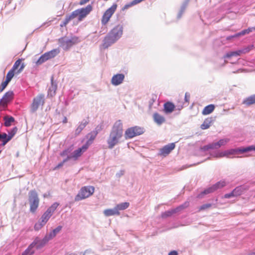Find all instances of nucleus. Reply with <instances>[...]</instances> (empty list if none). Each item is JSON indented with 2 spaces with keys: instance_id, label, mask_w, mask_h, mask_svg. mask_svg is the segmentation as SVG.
Instances as JSON below:
<instances>
[{
  "instance_id": "1",
  "label": "nucleus",
  "mask_w": 255,
  "mask_h": 255,
  "mask_svg": "<svg viewBox=\"0 0 255 255\" xmlns=\"http://www.w3.org/2000/svg\"><path fill=\"white\" fill-rule=\"evenodd\" d=\"M123 126L121 120L116 121L110 132L107 139L108 148L113 149L116 145L121 142L123 136Z\"/></svg>"
},
{
  "instance_id": "2",
  "label": "nucleus",
  "mask_w": 255,
  "mask_h": 255,
  "mask_svg": "<svg viewBox=\"0 0 255 255\" xmlns=\"http://www.w3.org/2000/svg\"><path fill=\"white\" fill-rule=\"evenodd\" d=\"M80 41L79 38L76 36H71L70 38L63 37L58 39L60 46L65 51L69 50Z\"/></svg>"
},
{
  "instance_id": "3",
  "label": "nucleus",
  "mask_w": 255,
  "mask_h": 255,
  "mask_svg": "<svg viewBox=\"0 0 255 255\" xmlns=\"http://www.w3.org/2000/svg\"><path fill=\"white\" fill-rule=\"evenodd\" d=\"M247 152H248V146L232 148L222 152H217L214 154H211V155L217 158H220L224 156L229 157L231 155H235L238 153H243Z\"/></svg>"
},
{
  "instance_id": "4",
  "label": "nucleus",
  "mask_w": 255,
  "mask_h": 255,
  "mask_svg": "<svg viewBox=\"0 0 255 255\" xmlns=\"http://www.w3.org/2000/svg\"><path fill=\"white\" fill-rule=\"evenodd\" d=\"M28 201L30 205V212L35 213L39 204V199L35 190H32L28 192Z\"/></svg>"
},
{
  "instance_id": "5",
  "label": "nucleus",
  "mask_w": 255,
  "mask_h": 255,
  "mask_svg": "<svg viewBox=\"0 0 255 255\" xmlns=\"http://www.w3.org/2000/svg\"><path fill=\"white\" fill-rule=\"evenodd\" d=\"M95 188L92 186H84L81 188L78 194L75 197V201H79L86 199L94 192Z\"/></svg>"
},
{
  "instance_id": "6",
  "label": "nucleus",
  "mask_w": 255,
  "mask_h": 255,
  "mask_svg": "<svg viewBox=\"0 0 255 255\" xmlns=\"http://www.w3.org/2000/svg\"><path fill=\"white\" fill-rule=\"evenodd\" d=\"M227 184V183L225 180H221L212 185L211 187H210L202 191L200 194L197 195L196 198L199 199L202 198L205 195L212 193L219 189L225 187Z\"/></svg>"
},
{
  "instance_id": "7",
  "label": "nucleus",
  "mask_w": 255,
  "mask_h": 255,
  "mask_svg": "<svg viewBox=\"0 0 255 255\" xmlns=\"http://www.w3.org/2000/svg\"><path fill=\"white\" fill-rule=\"evenodd\" d=\"M229 141L230 139L229 138L221 139L217 142L210 143L201 147L200 150L201 151H206L210 149H218L222 146L226 145Z\"/></svg>"
},
{
  "instance_id": "8",
  "label": "nucleus",
  "mask_w": 255,
  "mask_h": 255,
  "mask_svg": "<svg viewBox=\"0 0 255 255\" xmlns=\"http://www.w3.org/2000/svg\"><path fill=\"white\" fill-rule=\"evenodd\" d=\"M45 103V96L43 94H39L33 99L30 105V112L34 113L40 106H43Z\"/></svg>"
},
{
  "instance_id": "9",
  "label": "nucleus",
  "mask_w": 255,
  "mask_h": 255,
  "mask_svg": "<svg viewBox=\"0 0 255 255\" xmlns=\"http://www.w3.org/2000/svg\"><path fill=\"white\" fill-rule=\"evenodd\" d=\"M144 132V129L143 128L135 126L128 128L125 131V138L130 139L134 136L142 134Z\"/></svg>"
},
{
  "instance_id": "10",
  "label": "nucleus",
  "mask_w": 255,
  "mask_h": 255,
  "mask_svg": "<svg viewBox=\"0 0 255 255\" xmlns=\"http://www.w3.org/2000/svg\"><path fill=\"white\" fill-rule=\"evenodd\" d=\"M92 5L88 4L86 7L79 8L73 11L72 12V15L74 17L79 16V20H82L83 18L85 17L92 10Z\"/></svg>"
},
{
  "instance_id": "11",
  "label": "nucleus",
  "mask_w": 255,
  "mask_h": 255,
  "mask_svg": "<svg viewBox=\"0 0 255 255\" xmlns=\"http://www.w3.org/2000/svg\"><path fill=\"white\" fill-rule=\"evenodd\" d=\"M58 206V203L57 202L54 203L42 215L40 221H41L43 224H46Z\"/></svg>"
},
{
  "instance_id": "12",
  "label": "nucleus",
  "mask_w": 255,
  "mask_h": 255,
  "mask_svg": "<svg viewBox=\"0 0 255 255\" xmlns=\"http://www.w3.org/2000/svg\"><path fill=\"white\" fill-rule=\"evenodd\" d=\"M117 7V5L114 4L104 12L101 20L103 25H106L108 23L112 15L115 12Z\"/></svg>"
},
{
  "instance_id": "13",
  "label": "nucleus",
  "mask_w": 255,
  "mask_h": 255,
  "mask_svg": "<svg viewBox=\"0 0 255 255\" xmlns=\"http://www.w3.org/2000/svg\"><path fill=\"white\" fill-rule=\"evenodd\" d=\"M123 32V26L119 24L114 27L109 33L118 41L122 36Z\"/></svg>"
},
{
  "instance_id": "14",
  "label": "nucleus",
  "mask_w": 255,
  "mask_h": 255,
  "mask_svg": "<svg viewBox=\"0 0 255 255\" xmlns=\"http://www.w3.org/2000/svg\"><path fill=\"white\" fill-rule=\"evenodd\" d=\"M123 32V26L119 24L114 27L109 33L118 41L122 36Z\"/></svg>"
},
{
  "instance_id": "15",
  "label": "nucleus",
  "mask_w": 255,
  "mask_h": 255,
  "mask_svg": "<svg viewBox=\"0 0 255 255\" xmlns=\"http://www.w3.org/2000/svg\"><path fill=\"white\" fill-rule=\"evenodd\" d=\"M48 242L46 238L44 237L42 239H40L39 237H36L31 244L34 248L35 247L37 250H40L43 248Z\"/></svg>"
},
{
  "instance_id": "16",
  "label": "nucleus",
  "mask_w": 255,
  "mask_h": 255,
  "mask_svg": "<svg viewBox=\"0 0 255 255\" xmlns=\"http://www.w3.org/2000/svg\"><path fill=\"white\" fill-rule=\"evenodd\" d=\"M117 41L112 35L108 33L104 37L101 45L103 49H107Z\"/></svg>"
},
{
  "instance_id": "17",
  "label": "nucleus",
  "mask_w": 255,
  "mask_h": 255,
  "mask_svg": "<svg viewBox=\"0 0 255 255\" xmlns=\"http://www.w3.org/2000/svg\"><path fill=\"white\" fill-rule=\"evenodd\" d=\"M117 41L112 35L108 33L104 37L101 45L103 49H107Z\"/></svg>"
},
{
  "instance_id": "18",
  "label": "nucleus",
  "mask_w": 255,
  "mask_h": 255,
  "mask_svg": "<svg viewBox=\"0 0 255 255\" xmlns=\"http://www.w3.org/2000/svg\"><path fill=\"white\" fill-rule=\"evenodd\" d=\"M175 144L174 143H170L161 148L159 150L160 155L165 156L169 154L170 152L174 149Z\"/></svg>"
},
{
  "instance_id": "19",
  "label": "nucleus",
  "mask_w": 255,
  "mask_h": 255,
  "mask_svg": "<svg viewBox=\"0 0 255 255\" xmlns=\"http://www.w3.org/2000/svg\"><path fill=\"white\" fill-rule=\"evenodd\" d=\"M250 51L249 48H245L235 51H230L224 56L225 58H229L233 56H238L242 53H246Z\"/></svg>"
},
{
  "instance_id": "20",
  "label": "nucleus",
  "mask_w": 255,
  "mask_h": 255,
  "mask_svg": "<svg viewBox=\"0 0 255 255\" xmlns=\"http://www.w3.org/2000/svg\"><path fill=\"white\" fill-rule=\"evenodd\" d=\"M125 77L124 74L114 75L112 78L111 83L114 86H118L123 82Z\"/></svg>"
},
{
  "instance_id": "21",
  "label": "nucleus",
  "mask_w": 255,
  "mask_h": 255,
  "mask_svg": "<svg viewBox=\"0 0 255 255\" xmlns=\"http://www.w3.org/2000/svg\"><path fill=\"white\" fill-rule=\"evenodd\" d=\"M255 27H249L248 28H247L246 29H244V30H242V31L238 32L234 35L227 36L226 38V39L228 40H230L233 38L238 37L240 36L244 35L246 34H249L250 32H251L253 31H255Z\"/></svg>"
},
{
  "instance_id": "22",
  "label": "nucleus",
  "mask_w": 255,
  "mask_h": 255,
  "mask_svg": "<svg viewBox=\"0 0 255 255\" xmlns=\"http://www.w3.org/2000/svg\"><path fill=\"white\" fill-rule=\"evenodd\" d=\"M13 93L12 91H8L4 94L0 101V104L5 106L13 98Z\"/></svg>"
},
{
  "instance_id": "23",
  "label": "nucleus",
  "mask_w": 255,
  "mask_h": 255,
  "mask_svg": "<svg viewBox=\"0 0 255 255\" xmlns=\"http://www.w3.org/2000/svg\"><path fill=\"white\" fill-rule=\"evenodd\" d=\"M60 53V50L58 48L53 49L50 51L45 52L42 54L46 61L55 57Z\"/></svg>"
},
{
  "instance_id": "24",
  "label": "nucleus",
  "mask_w": 255,
  "mask_h": 255,
  "mask_svg": "<svg viewBox=\"0 0 255 255\" xmlns=\"http://www.w3.org/2000/svg\"><path fill=\"white\" fill-rule=\"evenodd\" d=\"M60 53V50L58 48L53 49L50 51L45 52L42 54L46 61L55 57Z\"/></svg>"
},
{
  "instance_id": "25",
  "label": "nucleus",
  "mask_w": 255,
  "mask_h": 255,
  "mask_svg": "<svg viewBox=\"0 0 255 255\" xmlns=\"http://www.w3.org/2000/svg\"><path fill=\"white\" fill-rule=\"evenodd\" d=\"M97 135V134H96L94 132H93L92 131L86 135V138L88 139V140L86 141V142L84 144L83 148H88L89 146L91 145L93 142Z\"/></svg>"
},
{
  "instance_id": "26",
  "label": "nucleus",
  "mask_w": 255,
  "mask_h": 255,
  "mask_svg": "<svg viewBox=\"0 0 255 255\" xmlns=\"http://www.w3.org/2000/svg\"><path fill=\"white\" fill-rule=\"evenodd\" d=\"M84 145L81 147L78 148L77 149L74 151L69 157V160L73 158L74 160H76L79 157H80L83 152L85 151L88 148H83Z\"/></svg>"
},
{
  "instance_id": "27",
  "label": "nucleus",
  "mask_w": 255,
  "mask_h": 255,
  "mask_svg": "<svg viewBox=\"0 0 255 255\" xmlns=\"http://www.w3.org/2000/svg\"><path fill=\"white\" fill-rule=\"evenodd\" d=\"M89 121L87 120L83 119L81 122L79 123V125L75 130V134L76 135H79L83 129L88 124Z\"/></svg>"
},
{
  "instance_id": "28",
  "label": "nucleus",
  "mask_w": 255,
  "mask_h": 255,
  "mask_svg": "<svg viewBox=\"0 0 255 255\" xmlns=\"http://www.w3.org/2000/svg\"><path fill=\"white\" fill-rule=\"evenodd\" d=\"M175 106L171 102H168L164 104V110L165 113H171L175 109Z\"/></svg>"
},
{
  "instance_id": "29",
  "label": "nucleus",
  "mask_w": 255,
  "mask_h": 255,
  "mask_svg": "<svg viewBox=\"0 0 255 255\" xmlns=\"http://www.w3.org/2000/svg\"><path fill=\"white\" fill-rule=\"evenodd\" d=\"M51 84L50 86L48 91V95H50L51 97L55 95L56 91L57 89V84L53 81V78L52 77L51 79Z\"/></svg>"
},
{
  "instance_id": "30",
  "label": "nucleus",
  "mask_w": 255,
  "mask_h": 255,
  "mask_svg": "<svg viewBox=\"0 0 255 255\" xmlns=\"http://www.w3.org/2000/svg\"><path fill=\"white\" fill-rule=\"evenodd\" d=\"M153 118L154 122L158 125H161L165 121L164 117L157 113H155L153 114Z\"/></svg>"
},
{
  "instance_id": "31",
  "label": "nucleus",
  "mask_w": 255,
  "mask_h": 255,
  "mask_svg": "<svg viewBox=\"0 0 255 255\" xmlns=\"http://www.w3.org/2000/svg\"><path fill=\"white\" fill-rule=\"evenodd\" d=\"M104 215L107 217H109L114 215H119L120 214V212L118 211L116 209V207L113 209H108L104 211Z\"/></svg>"
},
{
  "instance_id": "32",
  "label": "nucleus",
  "mask_w": 255,
  "mask_h": 255,
  "mask_svg": "<svg viewBox=\"0 0 255 255\" xmlns=\"http://www.w3.org/2000/svg\"><path fill=\"white\" fill-rule=\"evenodd\" d=\"M189 0H185L183 3L182 4L180 10L177 14V19H180L183 13L184 12L187 5L188 4Z\"/></svg>"
},
{
  "instance_id": "33",
  "label": "nucleus",
  "mask_w": 255,
  "mask_h": 255,
  "mask_svg": "<svg viewBox=\"0 0 255 255\" xmlns=\"http://www.w3.org/2000/svg\"><path fill=\"white\" fill-rule=\"evenodd\" d=\"M254 104H255V94L246 98L243 101V104L247 106H249Z\"/></svg>"
},
{
  "instance_id": "34",
  "label": "nucleus",
  "mask_w": 255,
  "mask_h": 255,
  "mask_svg": "<svg viewBox=\"0 0 255 255\" xmlns=\"http://www.w3.org/2000/svg\"><path fill=\"white\" fill-rule=\"evenodd\" d=\"M215 109V106L211 104L206 106L202 112L203 115H207L211 114Z\"/></svg>"
},
{
  "instance_id": "35",
  "label": "nucleus",
  "mask_w": 255,
  "mask_h": 255,
  "mask_svg": "<svg viewBox=\"0 0 255 255\" xmlns=\"http://www.w3.org/2000/svg\"><path fill=\"white\" fill-rule=\"evenodd\" d=\"M212 121L213 120L212 118L206 119L203 123L201 125V128L202 129H206L208 128L211 126Z\"/></svg>"
},
{
  "instance_id": "36",
  "label": "nucleus",
  "mask_w": 255,
  "mask_h": 255,
  "mask_svg": "<svg viewBox=\"0 0 255 255\" xmlns=\"http://www.w3.org/2000/svg\"><path fill=\"white\" fill-rule=\"evenodd\" d=\"M129 206V203L128 202H123L116 205L115 206L116 209L118 210V212L120 211L124 210L128 208Z\"/></svg>"
},
{
  "instance_id": "37",
  "label": "nucleus",
  "mask_w": 255,
  "mask_h": 255,
  "mask_svg": "<svg viewBox=\"0 0 255 255\" xmlns=\"http://www.w3.org/2000/svg\"><path fill=\"white\" fill-rule=\"evenodd\" d=\"M4 121V125L5 127H8L11 125V124L14 122V119L11 116H5L3 118Z\"/></svg>"
},
{
  "instance_id": "38",
  "label": "nucleus",
  "mask_w": 255,
  "mask_h": 255,
  "mask_svg": "<svg viewBox=\"0 0 255 255\" xmlns=\"http://www.w3.org/2000/svg\"><path fill=\"white\" fill-rule=\"evenodd\" d=\"M34 252V248L30 244L28 248L22 253V255H33Z\"/></svg>"
},
{
  "instance_id": "39",
  "label": "nucleus",
  "mask_w": 255,
  "mask_h": 255,
  "mask_svg": "<svg viewBox=\"0 0 255 255\" xmlns=\"http://www.w3.org/2000/svg\"><path fill=\"white\" fill-rule=\"evenodd\" d=\"M189 205V202H185L184 204L178 206L175 209H173V212L174 213H176L177 212H179L184 209L188 207Z\"/></svg>"
},
{
  "instance_id": "40",
  "label": "nucleus",
  "mask_w": 255,
  "mask_h": 255,
  "mask_svg": "<svg viewBox=\"0 0 255 255\" xmlns=\"http://www.w3.org/2000/svg\"><path fill=\"white\" fill-rule=\"evenodd\" d=\"M189 205V202H185L184 204L178 206L175 209H173V212L174 213H176L177 212H179L184 209L188 207Z\"/></svg>"
},
{
  "instance_id": "41",
  "label": "nucleus",
  "mask_w": 255,
  "mask_h": 255,
  "mask_svg": "<svg viewBox=\"0 0 255 255\" xmlns=\"http://www.w3.org/2000/svg\"><path fill=\"white\" fill-rule=\"evenodd\" d=\"M74 18L75 17H74L73 15H72V13H71L70 15L67 16L65 19L60 23V26H65L67 24V23L70 21V20Z\"/></svg>"
},
{
  "instance_id": "42",
  "label": "nucleus",
  "mask_w": 255,
  "mask_h": 255,
  "mask_svg": "<svg viewBox=\"0 0 255 255\" xmlns=\"http://www.w3.org/2000/svg\"><path fill=\"white\" fill-rule=\"evenodd\" d=\"M8 138L7 135L6 133L3 132L2 133H0V141H2V145H5L9 141H7V139Z\"/></svg>"
},
{
  "instance_id": "43",
  "label": "nucleus",
  "mask_w": 255,
  "mask_h": 255,
  "mask_svg": "<svg viewBox=\"0 0 255 255\" xmlns=\"http://www.w3.org/2000/svg\"><path fill=\"white\" fill-rule=\"evenodd\" d=\"M17 130L16 127L13 128L11 130L8 132V135H7L8 138L7 141H9L14 136Z\"/></svg>"
},
{
  "instance_id": "44",
  "label": "nucleus",
  "mask_w": 255,
  "mask_h": 255,
  "mask_svg": "<svg viewBox=\"0 0 255 255\" xmlns=\"http://www.w3.org/2000/svg\"><path fill=\"white\" fill-rule=\"evenodd\" d=\"M173 214H175L174 212H173V209H171L170 210H168V211H165L164 212H163L162 214H161V217L162 218H166L167 217H170L171 216H172Z\"/></svg>"
},
{
  "instance_id": "45",
  "label": "nucleus",
  "mask_w": 255,
  "mask_h": 255,
  "mask_svg": "<svg viewBox=\"0 0 255 255\" xmlns=\"http://www.w3.org/2000/svg\"><path fill=\"white\" fill-rule=\"evenodd\" d=\"M232 191L235 196H239L242 193V188L241 186H238L234 189Z\"/></svg>"
},
{
  "instance_id": "46",
  "label": "nucleus",
  "mask_w": 255,
  "mask_h": 255,
  "mask_svg": "<svg viewBox=\"0 0 255 255\" xmlns=\"http://www.w3.org/2000/svg\"><path fill=\"white\" fill-rule=\"evenodd\" d=\"M14 74V71L12 70V69H10L6 75L5 81H7L8 82H9L11 81V79L13 78Z\"/></svg>"
},
{
  "instance_id": "47",
  "label": "nucleus",
  "mask_w": 255,
  "mask_h": 255,
  "mask_svg": "<svg viewBox=\"0 0 255 255\" xmlns=\"http://www.w3.org/2000/svg\"><path fill=\"white\" fill-rule=\"evenodd\" d=\"M104 125L103 124H100L96 126L95 129L92 131L94 132L96 134H98L103 129Z\"/></svg>"
},
{
  "instance_id": "48",
  "label": "nucleus",
  "mask_w": 255,
  "mask_h": 255,
  "mask_svg": "<svg viewBox=\"0 0 255 255\" xmlns=\"http://www.w3.org/2000/svg\"><path fill=\"white\" fill-rule=\"evenodd\" d=\"M213 205H215V204H213L211 203H207V204H203L199 207V211H200L205 210L206 209H209L210 208L212 207V206H213Z\"/></svg>"
},
{
  "instance_id": "49",
  "label": "nucleus",
  "mask_w": 255,
  "mask_h": 255,
  "mask_svg": "<svg viewBox=\"0 0 255 255\" xmlns=\"http://www.w3.org/2000/svg\"><path fill=\"white\" fill-rule=\"evenodd\" d=\"M71 150L69 148L66 149L60 153V155L63 157L66 156V157H68L71 155Z\"/></svg>"
},
{
  "instance_id": "50",
  "label": "nucleus",
  "mask_w": 255,
  "mask_h": 255,
  "mask_svg": "<svg viewBox=\"0 0 255 255\" xmlns=\"http://www.w3.org/2000/svg\"><path fill=\"white\" fill-rule=\"evenodd\" d=\"M45 224H43L40 220L38 222L36 223L34 225V229L36 231H38L42 228Z\"/></svg>"
},
{
  "instance_id": "51",
  "label": "nucleus",
  "mask_w": 255,
  "mask_h": 255,
  "mask_svg": "<svg viewBox=\"0 0 255 255\" xmlns=\"http://www.w3.org/2000/svg\"><path fill=\"white\" fill-rule=\"evenodd\" d=\"M46 61V59H45L43 55H42L36 62V64L37 65H40Z\"/></svg>"
},
{
  "instance_id": "52",
  "label": "nucleus",
  "mask_w": 255,
  "mask_h": 255,
  "mask_svg": "<svg viewBox=\"0 0 255 255\" xmlns=\"http://www.w3.org/2000/svg\"><path fill=\"white\" fill-rule=\"evenodd\" d=\"M56 235H55L52 231H51L49 233L46 234L44 237L47 238V241L49 242L50 240H52L54 238Z\"/></svg>"
},
{
  "instance_id": "53",
  "label": "nucleus",
  "mask_w": 255,
  "mask_h": 255,
  "mask_svg": "<svg viewBox=\"0 0 255 255\" xmlns=\"http://www.w3.org/2000/svg\"><path fill=\"white\" fill-rule=\"evenodd\" d=\"M20 63H21V60L20 59L16 60L15 62L14 65H13V66L11 69H12L13 71H15L19 66Z\"/></svg>"
},
{
  "instance_id": "54",
  "label": "nucleus",
  "mask_w": 255,
  "mask_h": 255,
  "mask_svg": "<svg viewBox=\"0 0 255 255\" xmlns=\"http://www.w3.org/2000/svg\"><path fill=\"white\" fill-rule=\"evenodd\" d=\"M142 1L141 0H133V1H132L130 4H127V5H126L125 6V8H127L130 6H131V5H135V4H136L138 3H139L140 2Z\"/></svg>"
},
{
  "instance_id": "55",
  "label": "nucleus",
  "mask_w": 255,
  "mask_h": 255,
  "mask_svg": "<svg viewBox=\"0 0 255 255\" xmlns=\"http://www.w3.org/2000/svg\"><path fill=\"white\" fill-rule=\"evenodd\" d=\"M62 227L61 226H58L55 229H53L52 232V233L56 236V235L59 233L60 231L62 230Z\"/></svg>"
},
{
  "instance_id": "56",
  "label": "nucleus",
  "mask_w": 255,
  "mask_h": 255,
  "mask_svg": "<svg viewBox=\"0 0 255 255\" xmlns=\"http://www.w3.org/2000/svg\"><path fill=\"white\" fill-rule=\"evenodd\" d=\"M9 82H8L6 81H5L4 82H2L0 86V92H2L7 86V84Z\"/></svg>"
},
{
  "instance_id": "57",
  "label": "nucleus",
  "mask_w": 255,
  "mask_h": 255,
  "mask_svg": "<svg viewBox=\"0 0 255 255\" xmlns=\"http://www.w3.org/2000/svg\"><path fill=\"white\" fill-rule=\"evenodd\" d=\"M69 160V157H66V158L64 159L63 160L62 162L59 163L57 165V166L56 167V168H58L61 167V166H62L63 165L64 163H65L66 162H67Z\"/></svg>"
},
{
  "instance_id": "58",
  "label": "nucleus",
  "mask_w": 255,
  "mask_h": 255,
  "mask_svg": "<svg viewBox=\"0 0 255 255\" xmlns=\"http://www.w3.org/2000/svg\"><path fill=\"white\" fill-rule=\"evenodd\" d=\"M190 98V94L189 93L186 92L185 94V98H184V100H185V103L188 104L189 102Z\"/></svg>"
},
{
  "instance_id": "59",
  "label": "nucleus",
  "mask_w": 255,
  "mask_h": 255,
  "mask_svg": "<svg viewBox=\"0 0 255 255\" xmlns=\"http://www.w3.org/2000/svg\"><path fill=\"white\" fill-rule=\"evenodd\" d=\"M93 254L91 250H87L84 253H80V254H82V255H91Z\"/></svg>"
},
{
  "instance_id": "60",
  "label": "nucleus",
  "mask_w": 255,
  "mask_h": 255,
  "mask_svg": "<svg viewBox=\"0 0 255 255\" xmlns=\"http://www.w3.org/2000/svg\"><path fill=\"white\" fill-rule=\"evenodd\" d=\"M232 197H235V195L233 194V191H232L231 193L225 194L224 195V198L226 199H229Z\"/></svg>"
},
{
  "instance_id": "61",
  "label": "nucleus",
  "mask_w": 255,
  "mask_h": 255,
  "mask_svg": "<svg viewBox=\"0 0 255 255\" xmlns=\"http://www.w3.org/2000/svg\"><path fill=\"white\" fill-rule=\"evenodd\" d=\"M124 170H121L116 173V176L117 177L120 178L124 174Z\"/></svg>"
},
{
  "instance_id": "62",
  "label": "nucleus",
  "mask_w": 255,
  "mask_h": 255,
  "mask_svg": "<svg viewBox=\"0 0 255 255\" xmlns=\"http://www.w3.org/2000/svg\"><path fill=\"white\" fill-rule=\"evenodd\" d=\"M183 104H182V105L179 104V105H177L175 106V109L176 110L180 111V110H181L183 109Z\"/></svg>"
},
{
  "instance_id": "63",
  "label": "nucleus",
  "mask_w": 255,
  "mask_h": 255,
  "mask_svg": "<svg viewBox=\"0 0 255 255\" xmlns=\"http://www.w3.org/2000/svg\"><path fill=\"white\" fill-rule=\"evenodd\" d=\"M248 152L252 150L255 151V145H252L248 146Z\"/></svg>"
},
{
  "instance_id": "64",
  "label": "nucleus",
  "mask_w": 255,
  "mask_h": 255,
  "mask_svg": "<svg viewBox=\"0 0 255 255\" xmlns=\"http://www.w3.org/2000/svg\"><path fill=\"white\" fill-rule=\"evenodd\" d=\"M168 255H178V253L176 251H172L168 254Z\"/></svg>"
}]
</instances>
